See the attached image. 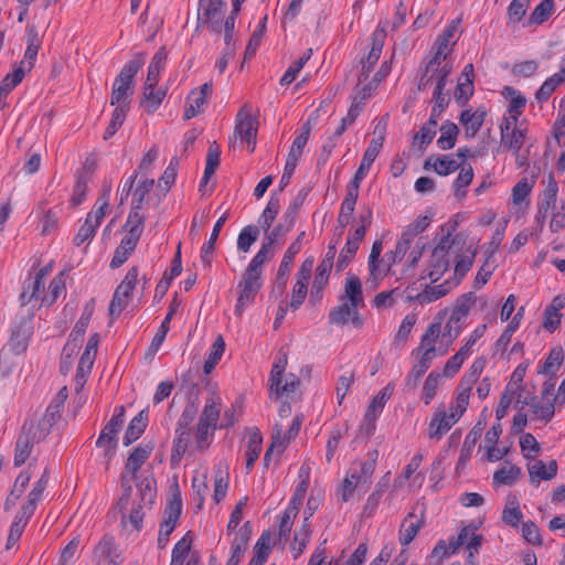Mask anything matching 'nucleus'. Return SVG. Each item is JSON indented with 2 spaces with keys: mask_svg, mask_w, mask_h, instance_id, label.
Returning a JSON list of instances; mask_svg holds the SVG:
<instances>
[{
  "mask_svg": "<svg viewBox=\"0 0 565 565\" xmlns=\"http://www.w3.org/2000/svg\"><path fill=\"white\" fill-rule=\"evenodd\" d=\"M459 419L457 414H447L444 408H438L429 423L428 437L434 440H440Z\"/></svg>",
  "mask_w": 565,
  "mask_h": 565,
  "instance_id": "f8f14e48",
  "label": "nucleus"
},
{
  "mask_svg": "<svg viewBox=\"0 0 565 565\" xmlns=\"http://www.w3.org/2000/svg\"><path fill=\"white\" fill-rule=\"evenodd\" d=\"M238 287L241 292L235 306V315L242 316L245 307L254 302L257 292L262 288V274L246 268Z\"/></svg>",
  "mask_w": 565,
  "mask_h": 565,
  "instance_id": "20e7f679",
  "label": "nucleus"
},
{
  "mask_svg": "<svg viewBox=\"0 0 565 565\" xmlns=\"http://www.w3.org/2000/svg\"><path fill=\"white\" fill-rule=\"evenodd\" d=\"M486 117V111L477 109L476 111L463 110L460 114L459 121L466 130L467 137H475L481 128Z\"/></svg>",
  "mask_w": 565,
  "mask_h": 565,
  "instance_id": "c756f323",
  "label": "nucleus"
},
{
  "mask_svg": "<svg viewBox=\"0 0 565 565\" xmlns=\"http://www.w3.org/2000/svg\"><path fill=\"white\" fill-rule=\"evenodd\" d=\"M423 515L420 518H416L414 512H409L401 524L398 536L401 545H409L417 535V533L419 532V530L423 527Z\"/></svg>",
  "mask_w": 565,
  "mask_h": 565,
  "instance_id": "aec40b11",
  "label": "nucleus"
},
{
  "mask_svg": "<svg viewBox=\"0 0 565 565\" xmlns=\"http://www.w3.org/2000/svg\"><path fill=\"white\" fill-rule=\"evenodd\" d=\"M500 130L502 147L513 152H520L524 145L525 134L522 129L516 128V122L511 121V119H503Z\"/></svg>",
  "mask_w": 565,
  "mask_h": 565,
  "instance_id": "ddd939ff",
  "label": "nucleus"
},
{
  "mask_svg": "<svg viewBox=\"0 0 565 565\" xmlns=\"http://www.w3.org/2000/svg\"><path fill=\"white\" fill-rule=\"evenodd\" d=\"M28 36L29 43L24 53V60L22 61L25 62V72H30L32 70L40 49V41L34 26L28 28Z\"/></svg>",
  "mask_w": 565,
  "mask_h": 565,
  "instance_id": "49530a36",
  "label": "nucleus"
},
{
  "mask_svg": "<svg viewBox=\"0 0 565 565\" xmlns=\"http://www.w3.org/2000/svg\"><path fill=\"white\" fill-rule=\"evenodd\" d=\"M227 218H228V211L226 210L223 213V215L216 221L209 241L203 244V246L201 248V259L204 265H207V266L211 265V257L214 252L215 243H216L220 232Z\"/></svg>",
  "mask_w": 565,
  "mask_h": 565,
  "instance_id": "473e14b6",
  "label": "nucleus"
},
{
  "mask_svg": "<svg viewBox=\"0 0 565 565\" xmlns=\"http://www.w3.org/2000/svg\"><path fill=\"white\" fill-rule=\"evenodd\" d=\"M213 86L211 82L204 83L198 89H193L185 102L184 118L191 119L203 113L204 106L211 96Z\"/></svg>",
  "mask_w": 565,
  "mask_h": 565,
  "instance_id": "1a4fd4ad",
  "label": "nucleus"
},
{
  "mask_svg": "<svg viewBox=\"0 0 565 565\" xmlns=\"http://www.w3.org/2000/svg\"><path fill=\"white\" fill-rule=\"evenodd\" d=\"M153 185H154V180L147 179V178L141 180L138 183V185L135 189L134 194H132V207H131L130 212L140 213V210L143 207V203H145L148 194L152 190Z\"/></svg>",
  "mask_w": 565,
  "mask_h": 565,
  "instance_id": "a18cd8bd",
  "label": "nucleus"
},
{
  "mask_svg": "<svg viewBox=\"0 0 565 565\" xmlns=\"http://www.w3.org/2000/svg\"><path fill=\"white\" fill-rule=\"evenodd\" d=\"M263 437L258 429H255L248 439L246 449V469L250 471L254 467L255 461L258 459L262 451Z\"/></svg>",
  "mask_w": 565,
  "mask_h": 565,
  "instance_id": "c03bdc74",
  "label": "nucleus"
},
{
  "mask_svg": "<svg viewBox=\"0 0 565 565\" xmlns=\"http://www.w3.org/2000/svg\"><path fill=\"white\" fill-rule=\"evenodd\" d=\"M65 289V277L64 274L61 273L57 276H55L49 286V291L43 296L42 302L46 305H52L56 301L58 296L63 292Z\"/></svg>",
  "mask_w": 565,
  "mask_h": 565,
  "instance_id": "69168bd1",
  "label": "nucleus"
},
{
  "mask_svg": "<svg viewBox=\"0 0 565 565\" xmlns=\"http://www.w3.org/2000/svg\"><path fill=\"white\" fill-rule=\"evenodd\" d=\"M175 438L173 440V447L171 452V465L178 466L182 459V456L185 454L189 441H190V431L189 430H175Z\"/></svg>",
  "mask_w": 565,
  "mask_h": 565,
  "instance_id": "de8ad7c7",
  "label": "nucleus"
},
{
  "mask_svg": "<svg viewBox=\"0 0 565 565\" xmlns=\"http://www.w3.org/2000/svg\"><path fill=\"white\" fill-rule=\"evenodd\" d=\"M557 192V183L551 178L537 203V212L534 217L536 230L541 231L543 228L548 212L556 209Z\"/></svg>",
  "mask_w": 565,
  "mask_h": 565,
  "instance_id": "6e6552de",
  "label": "nucleus"
},
{
  "mask_svg": "<svg viewBox=\"0 0 565 565\" xmlns=\"http://www.w3.org/2000/svg\"><path fill=\"white\" fill-rule=\"evenodd\" d=\"M259 228L255 225L245 226L237 237V248L247 253L250 246L258 239Z\"/></svg>",
  "mask_w": 565,
  "mask_h": 565,
  "instance_id": "13d9d810",
  "label": "nucleus"
},
{
  "mask_svg": "<svg viewBox=\"0 0 565 565\" xmlns=\"http://www.w3.org/2000/svg\"><path fill=\"white\" fill-rule=\"evenodd\" d=\"M452 71L451 63L446 62V60H439L433 67H430V61L425 67V72L422 75L418 89H426L428 84L434 79L436 85H440V87L446 86L447 77L450 75Z\"/></svg>",
  "mask_w": 565,
  "mask_h": 565,
  "instance_id": "9b49d317",
  "label": "nucleus"
},
{
  "mask_svg": "<svg viewBox=\"0 0 565 565\" xmlns=\"http://www.w3.org/2000/svg\"><path fill=\"white\" fill-rule=\"evenodd\" d=\"M31 334L32 331L30 322L21 321L20 323L15 324L12 329L11 338L9 341L11 350L17 354L24 352L28 348Z\"/></svg>",
  "mask_w": 565,
  "mask_h": 565,
  "instance_id": "412c9836",
  "label": "nucleus"
},
{
  "mask_svg": "<svg viewBox=\"0 0 565 565\" xmlns=\"http://www.w3.org/2000/svg\"><path fill=\"white\" fill-rule=\"evenodd\" d=\"M556 473L557 462L555 460L550 461L548 465H545L542 460H537L529 467V475L532 482H534L535 479L551 480Z\"/></svg>",
  "mask_w": 565,
  "mask_h": 565,
  "instance_id": "79ce46f5",
  "label": "nucleus"
},
{
  "mask_svg": "<svg viewBox=\"0 0 565 565\" xmlns=\"http://www.w3.org/2000/svg\"><path fill=\"white\" fill-rule=\"evenodd\" d=\"M364 483H365L364 480H362L361 476H359V473H358L356 466H351L349 472L347 473V476L342 482V487L340 490L341 500L343 502L349 501L352 498L356 487L359 484H364Z\"/></svg>",
  "mask_w": 565,
  "mask_h": 565,
  "instance_id": "37998d69",
  "label": "nucleus"
},
{
  "mask_svg": "<svg viewBox=\"0 0 565 565\" xmlns=\"http://www.w3.org/2000/svg\"><path fill=\"white\" fill-rule=\"evenodd\" d=\"M451 287L452 285L449 281H445L444 284L437 286H427L422 292L417 294L414 298L409 297V299L416 300L420 305L429 303L446 296Z\"/></svg>",
  "mask_w": 565,
  "mask_h": 565,
  "instance_id": "e433bc0d",
  "label": "nucleus"
},
{
  "mask_svg": "<svg viewBox=\"0 0 565 565\" xmlns=\"http://www.w3.org/2000/svg\"><path fill=\"white\" fill-rule=\"evenodd\" d=\"M148 424V409H142L135 416L125 433L124 445L129 446L140 438Z\"/></svg>",
  "mask_w": 565,
  "mask_h": 565,
  "instance_id": "a878e982",
  "label": "nucleus"
},
{
  "mask_svg": "<svg viewBox=\"0 0 565 565\" xmlns=\"http://www.w3.org/2000/svg\"><path fill=\"white\" fill-rule=\"evenodd\" d=\"M282 377L277 379V384H274L273 382H269L270 385V392L275 394L276 398H279L282 395H289L291 393H295L298 386L300 385V380L294 375L290 374L285 383L282 384Z\"/></svg>",
  "mask_w": 565,
  "mask_h": 565,
  "instance_id": "3c124183",
  "label": "nucleus"
},
{
  "mask_svg": "<svg viewBox=\"0 0 565 565\" xmlns=\"http://www.w3.org/2000/svg\"><path fill=\"white\" fill-rule=\"evenodd\" d=\"M25 74V62H21L18 68L6 75L2 79L0 84V108H4L7 106V96L22 82Z\"/></svg>",
  "mask_w": 565,
  "mask_h": 565,
  "instance_id": "b1692460",
  "label": "nucleus"
},
{
  "mask_svg": "<svg viewBox=\"0 0 565 565\" xmlns=\"http://www.w3.org/2000/svg\"><path fill=\"white\" fill-rule=\"evenodd\" d=\"M280 210V201L276 193L271 194L265 210L258 218L259 227L267 233L278 215Z\"/></svg>",
  "mask_w": 565,
  "mask_h": 565,
  "instance_id": "ea45409f",
  "label": "nucleus"
},
{
  "mask_svg": "<svg viewBox=\"0 0 565 565\" xmlns=\"http://www.w3.org/2000/svg\"><path fill=\"white\" fill-rule=\"evenodd\" d=\"M476 256V249L468 248L463 253L455 254V275L461 279L471 268Z\"/></svg>",
  "mask_w": 565,
  "mask_h": 565,
  "instance_id": "603ef678",
  "label": "nucleus"
},
{
  "mask_svg": "<svg viewBox=\"0 0 565 565\" xmlns=\"http://www.w3.org/2000/svg\"><path fill=\"white\" fill-rule=\"evenodd\" d=\"M252 526L250 522H245L243 526L238 530L233 543H232V555L228 558L227 563L231 565H238L242 556L246 552L248 547V542L250 540Z\"/></svg>",
  "mask_w": 565,
  "mask_h": 565,
  "instance_id": "f3484780",
  "label": "nucleus"
},
{
  "mask_svg": "<svg viewBox=\"0 0 565 565\" xmlns=\"http://www.w3.org/2000/svg\"><path fill=\"white\" fill-rule=\"evenodd\" d=\"M221 414V399L217 395L211 394L204 405L199 423H203L214 429L217 428V422Z\"/></svg>",
  "mask_w": 565,
  "mask_h": 565,
  "instance_id": "bb28decb",
  "label": "nucleus"
},
{
  "mask_svg": "<svg viewBox=\"0 0 565 565\" xmlns=\"http://www.w3.org/2000/svg\"><path fill=\"white\" fill-rule=\"evenodd\" d=\"M258 120L252 114L249 105L245 104L236 115L235 128L230 146L235 148L237 140L246 142L250 152L256 148Z\"/></svg>",
  "mask_w": 565,
  "mask_h": 565,
  "instance_id": "f03ea898",
  "label": "nucleus"
},
{
  "mask_svg": "<svg viewBox=\"0 0 565 565\" xmlns=\"http://www.w3.org/2000/svg\"><path fill=\"white\" fill-rule=\"evenodd\" d=\"M138 278V268L131 267L122 281L117 286L113 299L109 305V316L114 319L117 318L127 307L132 290L136 287Z\"/></svg>",
  "mask_w": 565,
  "mask_h": 565,
  "instance_id": "7ed1b4c3",
  "label": "nucleus"
},
{
  "mask_svg": "<svg viewBox=\"0 0 565 565\" xmlns=\"http://www.w3.org/2000/svg\"><path fill=\"white\" fill-rule=\"evenodd\" d=\"M382 145H383V137H381L380 139H372L370 141V145L363 154L360 167L358 168L353 178L361 180V181L365 178L367 171L370 170L374 160L379 156Z\"/></svg>",
  "mask_w": 565,
  "mask_h": 565,
  "instance_id": "393cba45",
  "label": "nucleus"
},
{
  "mask_svg": "<svg viewBox=\"0 0 565 565\" xmlns=\"http://www.w3.org/2000/svg\"><path fill=\"white\" fill-rule=\"evenodd\" d=\"M94 557L98 562H105L110 565H119L122 563L118 545L116 544L115 539L110 535L103 536V539L97 543L94 548Z\"/></svg>",
  "mask_w": 565,
  "mask_h": 565,
  "instance_id": "4468645a",
  "label": "nucleus"
},
{
  "mask_svg": "<svg viewBox=\"0 0 565 565\" xmlns=\"http://www.w3.org/2000/svg\"><path fill=\"white\" fill-rule=\"evenodd\" d=\"M457 24L454 22L451 25H449L440 35H438L435 46L436 52L434 56L430 58V67H433L436 63H438L439 60H446L447 55L449 54V41L451 38H454V34L456 32Z\"/></svg>",
  "mask_w": 565,
  "mask_h": 565,
  "instance_id": "7c9ffc66",
  "label": "nucleus"
},
{
  "mask_svg": "<svg viewBox=\"0 0 565 565\" xmlns=\"http://www.w3.org/2000/svg\"><path fill=\"white\" fill-rule=\"evenodd\" d=\"M339 299L351 302L352 305L359 307L364 306L362 282L356 275L351 273L348 274L345 278L344 291Z\"/></svg>",
  "mask_w": 565,
  "mask_h": 565,
  "instance_id": "6ab92c4d",
  "label": "nucleus"
},
{
  "mask_svg": "<svg viewBox=\"0 0 565 565\" xmlns=\"http://www.w3.org/2000/svg\"><path fill=\"white\" fill-rule=\"evenodd\" d=\"M359 306L340 300V305L329 312V322L335 326H344L351 322L354 327L361 328L362 320L359 315Z\"/></svg>",
  "mask_w": 565,
  "mask_h": 565,
  "instance_id": "9d476101",
  "label": "nucleus"
},
{
  "mask_svg": "<svg viewBox=\"0 0 565 565\" xmlns=\"http://www.w3.org/2000/svg\"><path fill=\"white\" fill-rule=\"evenodd\" d=\"M168 53L166 47H160L156 54L153 55L151 63L148 67L147 78L145 84H148V87L151 85H157L159 82L160 73L164 68Z\"/></svg>",
  "mask_w": 565,
  "mask_h": 565,
  "instance_id": "f704fd0d",
  "label": "nucleus"
},
{
  "mask_svg": "<svg viewBox=\"0 0 565 565\" xmlns=\"http://www.w3.org/2000/svg\"><path fill=\"white\" fill-rule=\"evenodd\" d=\"M122 424L118 420V417H111L107 425L103 428L97 441V447L107 448L106 455L111 456V451L117 446V434L120 430Z\"/></svg>",
  "mask_w": 565,
  "mask_h": 565,
  "instance_id": "a211bd4d",
  "label": "nucleus"
},
{
  "mask_svg": "<svg viewBox=\"0 0 565 565\" xmlns=\"http://www.w3.org/2000/svg\"><path fill=\"white\" fill-rule=\"evenodd\" d=\"M228 488V473L226 469H222V466L220 465L215 471V478H214V501L216 503L221 502L227 492Z\"/></svg>",
  "mask_w": 565,
  "mask_h": 565,
  "instance_id": "680f3d73",
  "label": "nucleus"
},
{
  "mask_svg": "<svg viewBox=\"0 0 565 565\" xmlns=\"http://www.w3.org/2000/svg\"><path fill=\"white\" fill-rule=\"evenodd\" d=\"M483 427L481 423H478L470 433L467 435L463 445L460 450L457 469L462 468L470 460L473 447L482 434Z\"/></svg>",
  "mask_w": 565,
  "mask_h": 565,
  "instance_id": "2f4dec72",
  "label": "nucleus"
},
{
  "mask_svg": "<svg viewBox=\"0 0 565 565\" xmlns=\"http://www.w3.org/2000/svg\"><path fill=\"white\" fill-rule=\"evenodd\" d=\"M153 450L152 444H143L137 446L128 456L126 462V470L131 473L132 479H136L138 470L147 461Z\"/></svg>",
  "mask_w": 565,
  "mask_h": 565,
  "instance_id": "5701e85b",
  "label": "nucleus"
},
{
  "mask_svg": "<svg viewBox=\"0 0 565 565\" xmlns=\"http://www.w3.org/2000/svg\"><path fill=\"white\" fill-rule=\"evenodd\" d=\"M377 403L379 402L375 398H373L364 414L361 430L365 431L367 435H371L373 433L375 428V420L384 408L382 404Z\"/></svg>",
  "mask_w": 565,
  "mask_h": 565,
  "instance_id": "5fc2aeb1",
  "label": "nucleus"
},
{
  "mask_svg": "<svg viewBox=\"0 0 565 565\" xmlns=\"http://www.w3.org/2000/svg\"><path fill=\"white\" fill-rule=\"evenodd\" d=\"M223 0H200L198 22L206 25L212 32L220 34L222 31Z\"/></svg>",
  "mask_w": 565,
  "mask_h": 565,
  "instance_id": "423d86ee",
  "label": "nucleus"
},
{
  "mask_svg": "<svg viewBox=\"0 0 565 565\" xmlns=\"http://www.w3.org/2000/svg\"><path fill=\"white\" fill-rule=\"evenodd\" d=\"M473 179V170L471 166H461L460 172L455 181V195L458 199H462L466 195V188L471 183Z\"/></svg>",
  "mask_w": 565,
  "mask_h": 565,
  "instance_id": "0e129e2a",
  "label": "nucleus"
},
{
  "mask_svg": "<svg viewBox=\"0 0 565 565\" xmlns=\"http://www.w3.org/2000/svg\"><path fill=\"white\" fill-rule=\"evenodd\" d=\"M225 350V342L222 335H218L216 340L214 341L209 358L206 359L203 370L204 373L209 374L213 371V369L216 366L218 361L221 360L223 353Z\"/></svg>",
  "mask_w": 565,
  "mask_h": 565,
  "instance_id": "4d7b16f0",
  "label": "nucleus"
},
{
  "mask_svg": "<svg viewBox=\"0 0 565 565\" xmlns=\"http://www.w3.org/2000/svg\"><path fill=\"white\" fill-rule=\"evenodd\" d=\"M440 136L437 139V146L441 150H449L455 147L459 128L456 124L447 120L440 126Z\"/></svg>",
  "mask_w": 565,
  "mask_h": 565,
  "instance_id": "a19ab883",
  "label": "nucleus"
},
{
  "mask_svg": "<svg viewBox=\"0 0 565 565\" xmlns=\"http://www.w3.org/2000/svg\"><path fill=\"white\" fill-rule=\"evenodd\" d=\"M193 536L191 531L186 532L184 536L178 541L172 550L170 565H183L185 559L191 555V546Z\"/></svg>",
  "mask_w": 565,
  "mask_h": 565,
  "instance_id": "c9c22d12",
  "label": "nucleus"
},
{
  "mask_svg": "<svg viewBox=\"0 0 565 565\" xmlns=\"http://www.w3.org/2000/svg\"><path fill=\"white\" fill-rule=\"evenodd\" d=\"M142 95L143 99L141 106L145 107L148 113H153L166 97V90L163 88H157V85L148 87V84H145Z\"/></svg>",
  "mask_w": 565,
  "mask_h": 565,
  "instance_id": "58836bf2",
  "label": "nucleus"
},
{
  "mask_svg": "<svg viewBox=\"0 0 565 565\" xmlns=\"http://www.w3.org/2000/svg\"><path fill=\"white\" fill-rule=\"evenodd\" d=\"M462 166V162H458L457 160L452 159L450 156H443L437 157L435 159V162L433 164L434 170L436 173L440 175H448L456 170H458Z\"/></svg>",
  "mask_w": 565,
  "mask_h": 565,
  "instance_id": "774afa93",
  "label": "nucleus"
},
{
  "mask_svg": "<svg viewBox=\"0 0 565 565\" xmlns=\"http://www.w3.org/2000/svg\"><path fill=\"white\" fill-rule=\"evenodd\" d=\"M49 469L45 468L41 478L35 482L33 489L29 493L28 501L21 507L26 513H34L36 503L41 500L42 494L49 483Z\"/></svg>",
  "mask_w": 565,
  "mask_h": 565,
  "instance_id": "72a5a7b5",
  "label": "nucleus"
},
{
  "mask_svg": "<svg viewBox=\"0 0 565 565\" xmlns=\"http://www.w3.org/2000/svg\"><path fill=\"white\" fill-rule=\"evenodd\" d=\"M44 288V284L40 282L36 279H30L25 281L23 291L20 296L21 303L26 306L31 303L33 300L38 301L40 299V295Z\"/></svg>",
  "mask_w": 565,
  "mask_h": 565,
  "instance_id": "052dcab7",
  "label": "nucleus"
},
{
  "mask_svg": "<svg viewBox=\"0 0 565 565\" xmlns=\"http://www.w3.org/2000/svg\"><path fill=\"white\" fill-rule=\"evenodd\" d=\"M35 443V433L32 431V428L25 429V426L23 427V430L21 435L19 436L17 444H15V454H14V465L21 466L23 465L26 459L29 458L31 450L33 448V445Z\"/></svg>",
  "mask_w": 565,
  "mask_h": 565,
  "instance_id": "4be33fe9",
  "label": "nucleus"
},
{
  "mask_svg": "<svg viewBox=\"0 0 565 565\" xmlns=\"http://www.w3.org/2000/svg\"><path fill=\"white\" fill-rule=\"evenodd\" d=\"M128 110H129V108L126 106H116V108L113 111L110 122L104 132L105 140H108L109 138H111L117 132V130L121 127V125L124 124V121L126 119V115H127Z\"/></svg>",
  "mask_w": 565,
  "mask_h": 565,
  "instance_id": "e2e57ef3",
  "label": "nucleus"
},
{
  "mask_svg": "<svg viewBox=\"0 0 565 565\" xmlns=\"http://www.w3.org/2000/svg\"><path fill=\"white\" fill-rule=\"evenodd\" d=\"M476 301L473 292H467L458 298L456 307L452 311V321L461 322L469 313L470 308Z\"/></svg>",
  "mask_w": 565,
  "mask_h": 565,
  "instance_id": "864d4df0",
  "label": "nucleus"
},
{
  "mask_svg": "<svg viewBox=\"0 0 565 565\" xmlns=\"http://www.w3.org/2000/svg\"><path fill=\"white\" fill-rule=\"evenodd\" d=\"M109 195H110V185L105 186L102 195L98 198L95 207L92 212L87 214V217L92 216L93 223L95 226H98L102 224L103 218L106 215V211L109 205Z\"/></svg>",
  "mask_w": 565,
  "mask_h": 565,
  "instance_id": "8fccbe9b",
  "label": "nucleus"
},
{
  "mask_svg": "<svg viewBox=\"0 0 565 565\" xmlns=\"http://www.w3.org/2000/svg\"><path fill=\"white\" fill-rule=\"evenodd\" d=\"M266 23H267V15L263 17V19L259 21L257 28L254 30L249 42L246 46L245 51V60L253 57L256 54V51L258 50L260 42L266 33Z\"/></svg>",
  "mask_w": 565,
  "mask_h": 565,
  "instance_id": "6e6d98bb",
  "label": "nucleus"
},
{
  "mask_svg": "<svg viewBox=\"0 0 565 565\" xmlns=\"http://www.w3.org/2000/svg\"><path fill=\"white\" fill-rule=\"evenodd\" d=\"M179 306H180V303L174 298L173 301L170 303L169 311H168L167 316L164 317L161 326L159 327L157 333L154 334V337L151 341V344L148 349V354H154L161 347V344L164 341L167 333L169 331L170 321H171L173 315L175 313L177 309L179 308Z\"/></svg>",
  "mask_w": 565,
  "mask_h": 565,
  "instance_id": "cd10ccee",
  "label": "nucleus"
},
{
  "mask_svg": "<svg viewBox=\"0 0 565 565\" xmlns=\"http://www.w3.org/2000/svg\"><path fill=\"white\" fill-rule=\"evenodd\" d=\"M565 403V379L561 382L557 394L554 395L553 401H547L546 403H541L539 397L534 396L530 401H524V404L530 405L532 413L543 419L545 423H548L554 414L555 406H562Z\"/></svg>",
  "mask_w": 565,
  "mask_h": 565,
  "instance_id": "0eeeda50",
  "label": "nucleus"
},
{
  "mask_svg": "<svg viewBox=\"0 0 565 565\" xmlns=\"http://www.w3.org/2000/svg\"><path fill=\"white\" fill-rule=\"evenodd\" d=\"M312 55V49H308L297 61H295L286 71V73L281 76L279 83L281 86H287L291 84L299 72L303 68L306 63L310 60Z\"/></svg>",
  "mask_w": 565,
  "mask_h": 565,
  "instance_id": "09e8293b",
  "label": "nucleus"
},
{
  "mask_svg": "<svg viewBox=\"0 0 565 565\" xmlns=\"http://www.w3.org/2000/svg\"><path fill=\"white\" fill-rule=\"evenodd\" d=\"M62 411L56 408L55 406L49 405L45 414L39 422L38 428L41 430V437H44L49 434L51 428L54 424L57 423V420L61 418Z\"/></svg>",
  "mask_w": 565,
  "mask_h": 565,
  "instance_id": "338daca9",
  "label": "nucleus"
},
{
  "mask_svg": "<svg viewBox=\"0 0 565 565\" xmlns=\"http://www.w3.org/2000/svg\"><path fill=\"white\" fill-rule=\"evenodd\" d=\"M554 10V0H543L533 10L529 18V24H542Z\"/></svg>",
  "mask_w": 565,
  "mask_h": 565,
  "instance_id": "bf43d9fd",
  "label": "nucleus"
},
{
  "mask_svg": "<svg viewBox=\"0 0 565 565\" xmlns=\"http://www.w3.org/2000/svg\"><path fill=\"white\" fill-rule=\"evenodd\" d=\"M298 254V244L294 246H289L281 259V263L279 265L277 276L275 279V285L273 288V292L281 296L285 292L287 282H288V276L291 269V265L294 263L295 256Z\"/></svg>",
  "mask_w": 565,
  "mask_h": 565,
  "instance_id": "dca6fc26",
  "label": "nucleus"
},
{
  "mask_svg": "<svg viewBox=\"0 0 565 565\" xmlns=\"http://www.w3.org/2000/svg\"><path fill=\"white\" fill-rule=\"evenodd\" d=\"M146 55L138 53L121 68L113 84L110 96L111 106H126L130 108L134 95V78L145 64Z\"/></svg>",
  "mask_w": 565,
  "mask_h": 565,
  "instance_id": "f257e3e1",
  "label": "nucleus"
},
{
  "mask_svg": "<svg viewBox=\"0 0 565 565\" xmlns=\"http://www.w3.org/2000/svg\"><path fill=\"white\" fill-rule=\"evenodd\" d=\"M145 216L137 212H129L128 218L124 225L127 234L122 239L138 244L143 231Z\"/></svg>",
  "mask_w": 565,
  "mask_h": 565,
  "instance_id": "4c0bfd02",
  "label": "nucleus"
},
{
  "mask_svg": "<svg viewBox=\"0 0 565 565\" xmlns=\"http://www.w3.org/2000/svg\"><path fill=\"white\" fill-rule=\"evenodd\" d=\"M302 415L295 416L291 426L289 427L287 433L282 431L281 425H275L274 434L271 437V445L266 450L264 456V462L266 466H268L270 456L275 450H277L278 455H280L286 449L289 441L298 435L302 424Z\"/></svg>",
  "mask_w": 565,
  "mask_h": 565,
  "instance_id": "39448f33",
  "label": "nucleus"
},
{
  "mask_svg": "<svg viewBox=\"0 0 565 565\" xmlns=\"http://www.w3.org/2000/svg\"><path fill=\"white\" fill-rule=\"evenodd\" d=\"M450 258L447 256L438 255L436 253H431L429 263L424 270L423 278H428L433 282L437 281L449 268Z\"/></svg>",
  "mask_w": 565,
  "mask_h": 565,
  "instance_id": "c85d7f7f",
  "label": "nucleus"
},
{
  "mask_svg": "<svg viewBox=\"0 0 565 565\" xmlns=\"http://www.w3.org/2000/svg\"><path fill=\"white\" fill-rule=\"evenodd\" d=\"M182 511V500L179 492L173 493L164 509L159 533L170 536L175 529Z\"/></svg>",
  "mask_w": 565,
  "mask_h": 565,
  "instance_id": "2eb2a0df",
  "label": "nucleus"
}]
</instances>
